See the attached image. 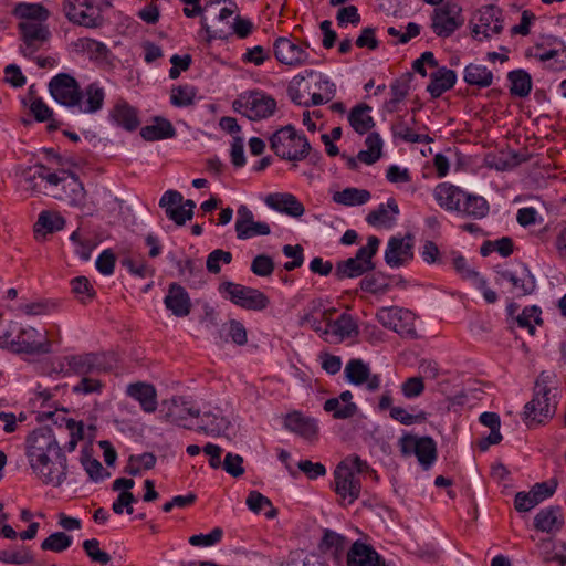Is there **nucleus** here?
<instances>
[{
    "label": "nucleus",
    "instance_id": "nucleus-3",
    "mask_svg": "<svg viewBox=\"0 0 566 566\" xmlns=\"http://www.w3.org/2000/svg\"><path fill=\"white\" fill-rule=\"evenodd\" d=\"M49 90L57 103L66 107L77 106L83 113H96L104 104L105 92L98 84H90L83 93L77 81L66 73L52 77Z\"/></svg>",
    "mask_w": 566,
    "mask_h": 566
},
{
    "label": "nucleus",
    "instance_id": "nucleus-5",
    "mask_svg": "<svg viewBox=\"0 0 566 566\" xmlns=\"http://www.w3.org/2000/svg\"><path fill=\"white\" fill-rule=\"evenodd\" d=\"M551 375L542 371L534 386V395L531 401L524 407V421L527 427L542 424L552 419L556 412V395L552 394L548 384Z\"/></svg>",
    "mask_w": 566,
    "mask_h": 566
},
{
    "label": "nucleus",
    "instance_id": "nucleus-27",
    "mask_svg": "<svg viewBox=\"0 0 566 566\" xmlns=\"http://www.w3.org/2000/svg\"><path fill=\"white\" fill-rule=\"evenodd\" d=\"M62 9L66 19L74 24L96 29L103 23L101 15H93L85 10H78L81 7H78V3L74 0H65Z\"/></svg>",
    "mask_w": 566,
    "mask_h": 566
},
{
    "label": "nucleus",
    "instance_id": "nucleus-41",
    "mask_svg": "<svg viewBox=\"0 0 566 566\" xmlns=\"http://www.w3.org/2000/svg\"><path fill=\"white\" fill-rule=\"evenodd\" d=\"M64 226L65 219L60 213L42 211L34 223V232L36 235H46L48 233L62 230Z\"/></svg>",
    "mask_w": 566,
    "mask_h": 566
},
{
    "label": "nucleus",
    "instance_id": "nucleus-32",
    "mask_svg": "<svg viewBox=\"0 0 566 566\" xmlns=\"http://www.w3.org/2000/svg\"><path fill=\"white\" fill-rule=\"evenodd\" d=\"M536 530L546 533H553L563 526V517L558 506H551L541 510L534 517Z\"/></svg>",
    "mask_w": 566,
    "mask_h": 566
},
{
    "label": "nucleus",
    "instance_id": "nucleus-11",
    "mask_svg": "<svg viewBox=\"0 0 566 566\" xmlns=\"http://www.w3.org/2000/svg\"><path fill=\"white\" fill-rule=\"evenodd\" d=\"M67 366V374H75L82 377L99 375L112 369V364L105 353H84L64 357Z\"/></svg>",
    "mask_w": 566,
    "mask_h": 566
},
{
    "label": "nucleus",
    "instance_id": "nucleus-17",
    "mask_svg": "<svg viewBox=\"0 0 566 566\" xmlns=\"http://www.w3.org/2000/svg\"><path fill=\"white\" fill-rule=\"evenodd\" d=\"M165 409V420L179 427L191 429L188 423L189 418H198L200 410L195 408L190 400L184 396L172 397L163 402Z\"/></svg>",
    "mask_w": 566,
    "mask_h": 566
},
{
    "label": "nucleus",
    "instance_id": "nucleus-30",
    "mask_svg": "<svg viewBox=\"0 0 566 566\" xmlns=\"http://www.w3.org/2000/svg\"><path fill=\"white\" fill-rule=\"evenodd\" d=\"M284 426L287 430L305 439H312L317 433V426L315 420L303 416L298 411L289 413L285 417Z\"/></svg>",
    "mask_w": 566,
    "mask_h": 566
},
{
    "label": "nucleus",
    "instance_id": "nucleus-26",
    "mask_svg": "<svg viewBox=\"0 0 566 566\" xmlns=\"http://www.w3.org/2000/svg\"><path fill=\"white\" fill-rule=\"evenodd\" d=\"M126 394L137 400L145 412H154L157 409V392L153 385L135 382L127 386Z\"/></svg>",
    "mask_w": 566,
    "mask_h": 566
},
{
    "label": "nucleus",
    "instance_id": "nucleus-25",
    "mask_svg": "<svg viewBox=\"0 0 566 566\" xmlns=\"http://www.w3.org/2000/svg\"><path fill=\"white\" fill-rule=\"evenodd\" d=\"M384 562L369 545L355 542L347 552L348 566H380Z\"/></svg>",
    "mask_w": 566,
    "mask_h": 566
},
{
    "label": "nucleus",
    "instance_id": "nucleus-57",
    "mask_svg": "<svg viewBox=\"0 0 566 566\" xmlns=\"http://www.w3.org/2000/svg\"><path fill=\"white\" fill-rule=\"evenodd\" d=\"M379 243L380 240L377 237L370 235L368 238L367 244L365 247L359 248L355 255V258H357V260H360L361 263H369L370 271L375 269V264L371 259L377 253Z\"/></svg>",
    "mask_w": 566,
    "mask_h": 566
},
{
    "label": "nucleus",
    "instance_id": "nucleus-29",
    "mask_svg": "<svg viewBox=\"0 0 566 566\" xmlns=\"http://www.w3.org/2000/svg\"><path fill=\"white\" fill-rule=\"evenodd\" d=\"M430 78L431 81L427 86V91L433 98H437L454 86L457 74L453 70L442 66L438 67L436 72H432Z\"/></svg>",
    "mask_w": 566,
    "mask_h": 566
},
{
    "label": "nucleus",
    "instance_id": "nucleus-54",
    "mask_svg": "<svg viewBox=\"0 0 566 566\" xmlns=\"http://www.w3.org/2000/svg\"><path fill=\"white\" fill-rule=\"evenodd\" d=\"M232 261V254L229 251L216 249L208 254L206 266L210 273L217 274L220 272V263L229 264Z\"/></svg>",
    "mask_w": 566,
    "mask_h": 566
},
{
    "label": "nucleus",
    "instance_id": "nucleus-8",
    "mask_svg": "<svg viewBox=\"0 0 566 566\" xmlns=\"http://www.w3.org/2000/svg\"><path fill=\"white\" fill-rule=\"evenodd\" d=\"M472 36L478 41L490 40L502 32L503 11L500 7L488 4L481 7L472 21Z\"/></svg>",
    "mask_w": 566,
    "mask_h": 566
},
{
    "label": "nucleus",
    "instance_id": "nucleus-4",
    "mask_svg": "<svg viewBox=\"0 0 566 566\" xmlns=\"http://www.w3.org/2000/svg\"><path fill=\"white\" fill-rule=\"evenodd\" d=\"M369 469L366 461L358 455L344 459L334 471V491L342 504H353L360 495L361 483L359 474Z\"/></svg>",
    "mask_w": 566,
    "mask_h": 566
},
{
    "label": "nucleus",
    "instance_id": "nucleus-47",
    "mask_svg": "<svg viewBox=\"0 0 566 566\" xmlns=\"http://www.w3.org/2000/svg\"><path fill=\"white\" fill-rule=\"evenodd\" d=\"M76 46L94 61H105L109 54V50L105 43L90 38L78 39Z\"/></svg>",
    "mask_w": 566,
    "mask_h": 566
},
{
    "label": "nucleus",
    "instance_id": "nucleus-23",
    "mask_svg": "<svg viewBox=\"0 0 566 566\" xmlns=\"http://www.w3.org/2000/svg\"><path fill=\"white\" fill-rule=\"evenodd\" d=\"M167 310L177 317H185L190 313L191 301L187 291L178 283H171L164 300Z\"/></svg>",
    "mask_w": 566,
    "mask_h": 566
},
{
    "label": "nucleus",
    "instance_id": "nucleus-55",
    "mask_svg": "<svg viewBox=\"0 0 566 566\" xmlns=\"http://www.w3.org/2000/svg\"><path fill=\"white\" fill-rule=\"evenodd\" d=\"M251 271L258 276L268 277L274 271V262L270 255L259 254L252 260Z\"/></svg>",
    "mask_w": 566,
    "mask_h": 566
},
{
    "label": "nucleus",
    "instance_id": "nucleus-40",
    "mask_svg": "<svg viewBox=\"0 0 566 566\" xmlns=\"http://www.w3.org/2000/svg\"><path fill=\"white\" fill-rule=\"evenodd\" d=\"M371 198V195L366 189H358L354 187L345 188L342 191H336L333 195V201L335 203L353 207V206H361L368 202Z\"/></svg>",
    "mask_w": 566,
    "mask_h": 566
},
{
    "label": "nucleus",
    "instance_id": "nucleus-59",
    "mask_svg": "<svg viewBox=\"0 0 566 566\" xmlns=\"http://www.w3.org/2000/svg\"><path fill=\"white\" fill-rule=\"evenodd\" d=\"M271 233L270 226L266 222H260L253 220L241 231L237 233L239 240H247L258 235H269Z\"/></svg>",
    "mask_w": 566,
    "mask_h": 566
},
{
    "label": "nucleus",
    "instance_id": "nucleus-56",
    "mask_svg": "<svg viewBox=\"0 0 566 566\" xmlns=\"http://www.w3.org/2000/svg\"><path fill=\"white\" fill-rule=\"evenodd\" d=\"M83 548L87 556L95 563L106 565L111 560V556L99 548V542L96 538L84 541Z\"/></svg>",
    "mask_w": 566,
    "mask_h": 566
},
{
    "label": "nucleus",
    "instance_id": "nucleus-19",
    "mask_svg": "<svg viewBox=\"0 0 566 566\" xmlns=\"http://www.w3.org/2000/svg\"><path fill=\"white\" fill-rule=\"evenodd\" d=\"M274 55L280 63L295 66L307 61L308 54L287 38H279L274 42Z\"/></svg>",
    "mask_w": 566,
    "mask_h": 566
},
{
    "label": "nucleus",
    "instance_id": "nucleus-63",
    "mask_svg": "<svg viewBox=\"0 0 566 566\" xmlns=\"http://www.w3.org/2000/svg\"><path fill=\"white\" fill-rule=\"evenodd\" d=\"M103 382L93 377H82L81 381L73 387L75 394L90 395L99 394L103 388Z\"/></svg>",
    "mask_w": 566,
    "mask_h": 566
},
{
    "label": "nucleus",
    "instance_id": "nucleus-6",
    "mask_svg": "<svg viewBox=\"0 0 566 566\" xmlns=\"http://www.w3.org/2000/svg\"><path fill=\"white\" fill-rule=\"evenodd\" d=\"M270 146L276 156L290 161L303 160L311 150L307 138L291 125L276 130L270 138Z\"/></svg>",
    "mask_w": 566,
    "mask_h": 566
},
{
    "label": "nucleus",
    "instance_id": "nucleus-20",
    "mask_svg": "<svg viewBox=\"0 0 566 566\" xmlns=\"http://www.w3.org/2000/svg\"><path fill=\"white\" fill-rule=\"evenodd\" d=\"M265 205L281 213L293 218H300L304 214L305 208L302 202L292 193H270L264 199Z\"/></svg>",
    "mask_w": 566,
    "mask_h": 566
},
{
    "label": "nucleus",
    "instance_id": "nucleus-62",
    "mask_svg": "<svg viewBox=\"0 0 566 566\" xmlns=\"http://www.w3.org/2000/svg\"><path fill=\"white\" fill-rule=\"evenodd\" d=\"M243 458L239 454L228 452L222 462V467L227 473L233 478H239L244 473Z\"/></svg>",
    "mask_w": 566,
    "mask_h": 566
},
{
    "label": "nucleus",
    "instance_id": "nucleus-28",
    "mask_svg": "<svg viewBox=\"0 0 566 566\" xmlns=\"http://www.w3.org/2000/svg\"><path fill=\"white\" fill-rule=\"evenodd\" d=\"M328 313V310L323 311V318L328 322L327 328L324 329V334L332 333L338 339L343 340L358 333L357 325L350 315L344 313L335 322H331Z\"/></svg>",
    "mask_w": 566,
    "mask_h": 566
},
{
    "label": "nucleus",
    "instance_id": "nucleus-52",
    "mask_svg": "<svg viewBox=\"0 0 566 566\" xmlns=\"http://www.w3.org/2000/svg\"><path fill=\"white\" fill-rule=\"evenodd\" d=\"M321 311L322 312L324 311L322 301L321 300L312 301L308 304L307 308L305 310V313L300 317V325L304 326V325L308 324L315 332L324 333V329L322 328V325H321V321L317 317H315V314Z\"/></svg>",
    "mask_w": 566,
    "mask_h": 566
},
{
    "label": "nucleus",
    "instance_id": "nucleus-9",
    "mask_svg": "<svg viewBox=\"0 0 566 566\" xmlns=\"http://www.w3.org/2000/svg\"><path fill=\"white\" fill-rule=\"evenodd\" d=\"M398 446L403 457L416 455L424 470L430 469L437 460V444L431 437L403 434L398 440Z\"/></svg>",
    "mask_w": 566,
    "mask_h": 566
},
{
    "label": "nucleus",
    "instance_id": "nucleus-48",
    "mask_svg": "<svg viewBox=\"0 0 566 566\" xmlns=\"http://www.w3.org/2000/svg\"><path fill=\"white\" fill-rule=\"evenodd\" d=\"M324 410L332 413L334 419L345 420L353 418L359 411L356 403L344 405L337 398H329L324 402Z\"/></svg>",
    "mask_w": 566,
    "mask_h": 566
},
{
    "label": "nucleus",
    "instance_id": "nucleus-44",
    "mask_svg": "<svg viewBox=\"0 0 566 566\" xmlns=\"http://www.w3.org/2000/svg\"><path fill=\"white\" fill-rule=\"evenodd\" d=\"M511 83L510 93L514 96L526 97L532 90L531 75L524 70L511 71L507 75Z\"/></svg>",
    "mask_w": 566,
    "mask_h": 566
},
{
    "label": "nucleus",
    "instance_id": "nucleus-35",
    "mask_svg": "<svg viewBox=\"0 0 566 566\" xmlns=\"http://www.w3.org/2000/svg\"><path fill=\"white\" fill-rule=\"evenodd\" d=\"M371 107L367 104H358L348 114V122L353 129L359 135L366 134L375 125L370 116Z\"/></svg>",
    "mask_w": 566,
    "mask_h": 566
},
{
    "label": "nucleus",
    "instance_id": "nucleus-31",
    "mask_svg": "<svg viewBox=\"0 0 566 566\" xmlns=\"http://www.w3.org/2000/svg\"><path fill=\"white\" fill-rule=\"evenodd\" d=\"M412 77V73L407 72L391 83V98L384 104V108L386 112H397L398 104L402 102L409 94Z\"/></svg>",
    "mask_w": 566,
    "mask_h": 566
},
{
    "label": "nucleus",
    "instance_id": "nucleus-34",
    "mask_svg": "<svg viewBox=\"0 0 566 566\" xmlns=\"http://www.w3.org/2000/svg\"><path fill=\"white\" fill-rule=\"evenodd\" d=\"M348 545V541L345 536L331 531L325 530L322 541L319 543V549L322 553L329 555L335 560H339Z\"/></svg>",
    "mask_w": 566,
    "mask_h": 566
},
{
    "label": "nucleus",
    "instance_id": "nucleus-16",
    "mask_svg": "<svg viewBox=\"0 0 566 566\" xmlns=\"http://www.w3.org/2000/svg\"><path fill=\"white\" fill-rule=\"evenodd\" d=\"M346 381L354 386L365 385L366 389L375 392L380 388L381 379L378 374H373L368 364L358 358L348 360L344 368Z\"/></svg>",
    "mask_w": 566,
    "mask_h": 566
},
{
    "label": "nucleus",
    "instance_id": "nucleus-50",
    "mask_svg": "<svg viewBox=\"0 0 566 566\" xmlns=\"http://www.w3.org/2000/svg\"><path fill=\"white\" fill-rule=\"evenodd\" d=\"M33 559L25 546L0 551V562L6 564L24 565Z\"/></svg>",
    "mask_w": 566,
    "mask_h": 566
},
{
    "label": "nucleus",
    "instance_id": "nucleus-38",
    "mask_svg": "<svg viewBox=\"0 0 566 566\" xmlns=\"http://www.w3.org/2000/svg\"><path fill=\"white\" fill-rule=\"evenodd\" d=\"M112 118L127 130H135L139 126L137 111L124 101L115 105Z\"/></svg>",
    "mask_w": 566,
    "mask_h": 566
},
{
    "label": "nucleus",
    "instance_id": "nucleus-7",
    "mask_svg": "<svg viewBox=\"0 0 566 566\" xmlns=\"http://www.w3.org/2000/svg\"><path fill=\"white\" fill-rule=\"evenodd\" d=\"M232 107L250 120H261L274 114L276 102L272 96L261 91H250L241 94L232 103Z\"/></svg>",
    "mask_w": 566,
    "mask_h": 566
},
{
    "label": "nucleus",
    "instance_id": "nucleus-39",
    "mask_svg": "<svg viewBox=\"0 0 566 566\" xmlns=\"http://www.w3.org/2000/svg\"><path fill=\"white\" fill-rule=\"evenodd\" d=\"M459 212L467 217L482 219L489 213V203L483 197L464 191V198Z\"/></svg>",
    "mask_w": 566,
    "mask_h": 566
},
{
    "label": "nucleus",
    "instance_id": "nucleus-53",
    "mask_svg": "<svg viewBox=\"0 0 566 566\" xmlns=\"http://www.w3.org/2000/svg\"><path fill=\"white\" fill-rule=\"evenodd\" d=\"M72 291L82 303H86L95 296V291L85 276H77L71 281Z\"/></svg>",
    "mask_w": 566,
    "mask_h": 566
},
{
    "label": "nucleus",
    "instance_id": "nucleus-13",
    "mask_svg": "<svg viewBox=\"0 0 566 566\" xmlns=\"http://www.w3.org/2000/svg\"><path fill=\"white\" fill-rule=\"evenodd\" d=\"M431 21L434 34L448 38L464 23V18L458 3L447 2L434 9Z\"/></svg>",
    "mask_w": 566,
    "mask_h": 566
},
{
    "label": "nucleus",
    "instance_id": "nucleus-21",
    "mask_svg": "<svg viewBox=\"0 0 566 566\" xmlns=\"http://www.w3.org/2000/svg\"><path fill=\"white\" fill-rule=\"evenodd\" d=\"M433 197L442 209L447 211H460L464 191L452 184L441 182L436 186Z\"/></svg>",
    "mask_w": 566,
    "mask_h": 566
},
{
    "label": "nucleus",
    "instance_id": "nucleus-43",
    "mask_svg": "<svg viewBox=\"0 0 566 566\" xmlns=\"http://www.w3.org/2000/svg\"><path fill=\"white\" fill-rule=\"evenodd\" d=\"M368 271H370L369 263H361L360 260H357V258L354 256L336 264L335 276L338 280H343L345 277H357Z\"/></svg>",
    "mask_w": 566,
    "mask_h": 566
},
{
    "label": "nucleus",
    "instance_id": "nucleus-45",
    "mask_svg": "<svg viewBox=\"0 0 566 566\" xmlns=\"http://www.w3.org/2000/svg\"><path fill=\"white\" fill-rule=\"evenodd\" d=\"M365 144L367 149L360 150L357 159L366 165H373L381 157L382 140L378 133H371L367 136Z\"/></svg>",
    "mask_w": 566,
    "mask_h": 566
},
{
    "label": "nucleus",
    "instance_id": "nucleus-24",
    "mask_svg": "<svg viewBox=\"0 0 566 566\" xmlns=\"http://www.w3.org/2000/svg\"><path fill=\"white\" fill-rule=\"evenodd\" d=\"M399 208L394 198L388 199L387 203H380L375 210H371L366 221L368 224L377 228L390 229L396 224Z\"/></svg>",
    "mask_w": 566,
    "mask_h": 566
},
{
    "label": "nucleus",
    "instance_id": "nucleus-22",
    "mask_svg": "<svg viewBox=\"0 0 566 566\" xmlns=\"http://www.w3.org/2000/svg\"><path fill=\"white\" fill-rule=\"evenodd\" d=\"M502 279L512 283L516 296L531 295L536 289V281L530 269L522 264L520 272L509 270L497 271Z\"/></svg>",
    "mask_w": 566,
    "mask_h": 566
},
{
    "label": "nucleus",
    "instance_id": "nucleus-12",
    "mask_svg": "<svg viewBox=\"0 0 566 566\" xmlns=\"http://www.w3.org/2000/svg\"><path fill=\"white\" fill-rule=\"evenodd\" d=\"M220 291L226 292L233 304L249 311H262L270 303L263 292L233 282L222 283Z\"/></svg>",
    "mask_w": 566,
    "mask_h": 566
},
{
    "label": "nucleus",
    "instance_id": "nucleus-64",
    "mask_svg": "<svg viewBox=\"0 0 566 566\" xmlns=\"http://www.w3.org/2000/svg\"><path fill=\"white\" fill-rule=\"evenodd\" d=\"M401 391L408 399L419 397L424 391V382L421 377H410L401 385Z\"/></svg>",
    "mask_w": 566,
    "mask_h": 566
},
{
    "label": "nucleus",
    "instance_id": "nucleus-51",
    "mask_svg": "<svg viewBox=\"0 0 566 566\" xmlns=\"http://www.w3.org/2000/svg\"><path fill=\"white\" fill-rule=\"evenodd\" d=\"M72 544V537L63 532H55L46 537L42 544L41 548L43 551H51L55 553H61L67 549Z\"/></svg>",
    "mask_w": 566,
    "mask_h": 566
},
{
    "label": "nucleus",
    "instance_id": "nucleus-1",
    "mask_svg": "<svg viewBox=\"0 0 566 566\" xmlns=\"http://www.w3.org/2000/svg\"><path fill=\"white\" fill-rule=\"evenodd\" d=\"M25 455L33 474L45 485L61 486L67 476V459L50 427L33 430L25 439Z\"/></svg>",
    "mask_w": 566,
    "mask_h": 566
},
{
    "label": "nucleus",
    "instance_id": "nucleus-2",
    "mask_svg": "<svg viewBox=\"0 0 566 566\" xmlns=\"http://www.w3.org/2000/svg\"><path fill=\"white\" fill-rule=\"evenodd\" d=\"M13 15L20 20L18 31L21 40L20 52L31 56L50 41L52 33L48 24L50 11L41 3H18Z\"/></svg>",
    "mask_w": 566,
    "mask_h": 566
},
{
    "label": "nucleus",
    "instance_id": "nucleus-61",
    "mask_svg": "<svg viewBox=\"0 0 566 566\" xmlns=\"http://www.w3.org/2000/svg\"><path fill=\"white\" fill-rule=\"evenodd\" d=\"M66 429L70 432L69 441L61 447L62 452H73L78 443V441L83 438V426L82 423H77L73 419L66 420Z\"/></svg>",
    "mask_w": 566,
    "mask_h": 566
},
{
    "label": "nucleus",
    "instance_id": "nucleus-46",
    "mask_svg": "<svg viewBox=\"0 0 566 566\" xmlns=\"http://www.w3.org/2000/svg\"><path fill=\"white\" fill-rule=\"evenodd\" d=\"M541 308L536 305L525 307L521 314L513 317V321L518 327L527 329L530 335L535 334V325H541L543 319L541 317Z\"/></svg>",
    "mask_w": 566,
    "mask_h": 566
},
{
    "label": "nucleus",
    "instance_id": "nucleus-42",
    "mask_svg": "<svg viewBox=\"0 0 566 566\" xmlns=\"http://www.w3.org/2000/svg\"><path fill=\"white\" fill-rule=\"evenodd\" d=\"M175 135L176 130L167 119H157L156 124L147 125L140 129V136L148 142L171 138Z\"/></svg>",
    "mask_w": 566,
    "mask_h": 566
},
{
    "label": "nucleus",
    "instance_id": "nucleus-58",
    "mask_svg": "<svg viewBox=\"0 0 566 566\" xmlns=\"http://www.w3.org/2000/svg\"><path fill=\"white\" fill-rule=\"evenodd\" d=\"M284 255L286 258H291L292 261H289L284 264V269L286 271H293L300 266H302L304 262L303 248L300 244L290 245L286 244L282 249Z\"/></svg>",
    "mask_w": 566,
    "mask_h": 566
},
{
    "label": "nucleus",
    "instance_id": "nucleus-10",
    "mask_svg": "<svg viewBox=\"0 0 566 566\" xmlns=\"http://www.w3.org/2000/svg\"><path fill=\"white\" fill-rule=\"evenodd\" d=\"M11 334L4 333L0 337V346L8 348L13 353L21 354H46L50 352V343L48 340H39L40 333L33 327L21 328L14 339H10Z\"/></svg>",
    "mask_w": 566,
    "mask_h": 566
},
{
    "label": "nucleus",
    "instance_id": "nucleus-37",
    "mask_svg": "<svg viewBox=\"0 0 566 566\" xmlns=\"http://www.w3.org/2000/svg\"><path fill=\"white\" fill-rule=\"evenodd\" d=\"M229 420L220 413L208 411L201 417V424L198 426V431L208 436L219 437L229 428Z\"/></svg>",
    "mask_w": 566,
    "mask_h": 566
},
{
    "label": "nucleus",
    "instance_id": "nucleus-36",
    "mask_svg": "<svg viewBox=\"0 0 566 566\" xmlns=\"http://www.w3.org/2000/svg\"><path fill=\"white\" fill-rule=\"evenodd\" d=\"M463 80L468 85L484 88L492 85L493 73L484 65L471 63L464 69Z\"/></svg>",
    "mask_w": 566,
    "mask_h": 566
},
{
    "label": "nucleus",
    "instance_id": "nucleus-14",
    "mask_svg": "<svg viewBox=\"0 0 566 566\" xmlns=\"http://www.w3.org/2000/svg\"><path fill=\"white\" fill-rule=\"evenodd\" d=\"M159 206L165 210L167 218L177 226H184L188 220H191L196 208L193 200H184L182 195L177 190H167L161 196Z\"/></svg>",
    "mask_w": 566,
    "mask_h": 566
},
{
    "label": "nucleus",
    "instance_id": "nucleus-60",
    "mask_svg": "<svg viewBox=\"0 0 566 566\" xmlns=\"http://www.w3.org/2000/svg\"><path fill=\"white\" fill-rule=\"evenodd\" d=\"M223 536L220 527H214L209 534H196L189 537V544L192 546H212L218 544Z\"/></svg>",
    "mask_w": 566,
    "mask_h": 566
},
{
    "label": "nucleus",
    "instance_id": "nucleus-15",
    "mask_svg": "<svg viewBox=\"0 0 566 566\" xmlns=\"http://www.w3.org/2000/svg\"><path fill=\"white\" fill-rule=\"evenodd\" d=\"M378 322L400 335L413 337L416 335L413 314L397 306L382 307L376 315Z\"/></svg>",
    "mask_w": 566,
    "mask_h": 566
},
{
    "label": "nucleus",
    "instance_id": "nucleus-33",
    "mask_svg": "<svg viewBox=\"0 0 566 566\" xmlns=\"http://www.w3.org/2000/svg\"><path fill=\"white\" fill-rule=\"evenodd\" d=\"M416 123V118L411 117L410 123L402 117H399L392 125L391 132L394 137L400 138L407 143H421L430 144L433 139L429 135L417 134L412 130L411 124Z\"/></svg>",
    "mask_w": 566,
    "mask_h": 566
},
{
    "label": "nucleus",
    "instance_id": "nucleus-49",
    "mask_svg": "<svg viewBox=\"0 0 566 566\" xmlns=\"http://www.w3.org/2000/svg\"><path fill=\"white\" fill-rule=\"evenodd\" d=\"M196 95V87L191 85H180L172 88L170 102L174 106L187 107L193 104Z\"/></svg>",
    "mask_w": 566,
    "mask_h": 566
},
{
    "label": "nucleus",
    "instance_id": "nucleus-18",
    "mask_svg": "<svg viewBox=\"0 0 566 566\" xmlns=\"http://www.w3.org/2000/svg\"><path fill=\"white\" fill-rule=\"evenodd\" d=\"M413 237L406 234L403 238L389 239L385 251V261L391 268H399L413 259Z\"/></svg>",
    "mask_w": 566,
    "mask_h": 566
}]
</instances>
